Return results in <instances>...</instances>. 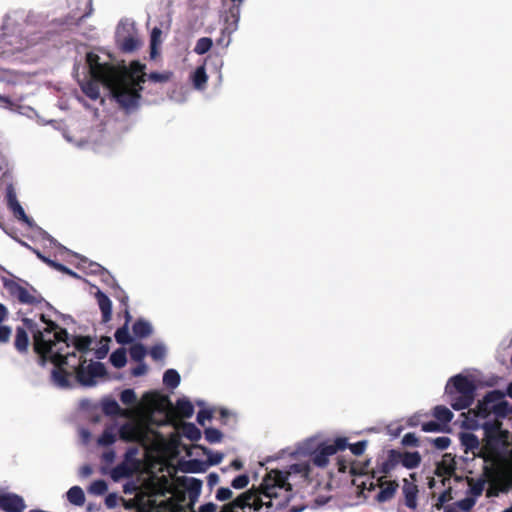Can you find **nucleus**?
<instances>
[{
	"mask_svg": "<svg viewBox=\"0 0 512 512\" xmlns=\"http://www.w3.org/2000/svg\"><path fill=\"white\" fill-rule=\"evenodd\" d=\"M133 335L136 338L144 339L149 337L153 333V328L150 323L145 319L139 318L133 323L132 326Z\"/></svg>",
	"mask_w": 512,
	"mask_h": 512,
	"instance_id": "obj_24",
	"label": "nucleus"
},
{
	"mask_svg": "<svg viewBox=\"0 0 512 512\" xmlns=\"http://www.w3.org/2000/svg\"><path fill=\"white\" fill-rule=\"evenodd\" d=\"M116 43L124 53H133L141 47V40L136 35H122L116 33Z\"/></svg>",
	"mask_w": 512,
	"mask_h": 512,
	"instance_id": "obj_15",
	"label": "nucleus"
},
{
	"mask_svg": "<svg viewBox=\"0 0 512 512\" xmlns=\"http://www.w3.org/2000/svg\"><path fill=\"white\" fill-rule=\"evenodd\" d=\"M163 384L170 389L176 388L181 381L180 374L173 368L168 369L165 374H163Z\"/></svg>",
	"mask_w": 512,
	"mask_h": 512,
	"instance_id": "obj_35",
	"label": "nucleus"
},
{
	"mask_svg": "<svg viewBox=\"0 0 512 512\" xmlns=\"http://www.w3.org/2000/svg\"><path fill=\"white\" fill-rule=\"evenodd\" d=\"M144 400L148 406L156 411L173 410V404H171L169 397L159 392H147L144 395Z\"/></svg>",
	"mask_w": 512,
	"mask_h": 512,
	"instance_id": "obj_14",
	"label": "nucleus"
},
{
	"mask_svg": "<svg viewBox=\"0 0 512 512\" xmlns=\"http://www.w3.org/2000/svg\"><path fill=\"white\" fill-rule=\"evenodd\" d=\"M119 437L125 442L137 441L141 437V429L133 422H126L119 428Z\"/></svg>",
	"mask_w": 512,
	"mask_h": 512,
	"instance_id": "obj_18",
	"label": "nucleus"
},
{
	"mask_svg": "<svg viewBox=\"0 0 512 512\" xmlns=\"http://www.w3.org/2000/svg\"><path fill=\"white\" fill-rule=\"evenodd\" d=\"M401 444L403 446H413V447H417L420 445L419 438H417L413 432L406 433L405 436H403L401 439Z\"/></svg>",
	"mask_w": 512,
	"mask_h": 512,
	"instance_id": "obj_57",
	"label": "nucleus"
},
{
	"mask_svg": "<svg viewBox=\"0 0 512 512\" xmlns=\"http://www.w3.org/2000/svg\"><path fill=\"white\" fill-rule=\"evenodd\" d=\"M281 491H291L287 476L278 470H271L264 476L261 486L243 492L249 494V499L245 501L248 503L246 508L256 512L263 509L264 506L271 508V499L278 498Z\"/></svg>",
	"mask_w": 512,
	"mask_h": 512,
	"instance_id": "obj_3",
	"label": "nucleus"
},
{
	"mask_svg": "<svg viewBox=\"0 0 512 512\" xmlns=\"http://www.w3.org/2000/svg\"><path fill=\"white\" fill-rule=\"evenodd\" d=\"M192 81L195 89H204L208 82L207 72L204 65L198 66L192 75Z\"/></svg>",
	"mask_w": 512,
	"mask_h": 512,
	"instance_id": "obj_30",
	"label": "nucleus"
},
{
	"mask_svg": "<svg viewBox=\"0 0 512 512\" xmlns=\"http://www.w3.org/2000/svg\"><path fill=\"white\" fill-rule=\"evenodd\" d=\"M451 499V490L450 488L443 493L440 494L439 498H437V502L435 503V508L442 509L443 504Z\"/></svg>",
	"mask_w": 512,
	"mask_h": 512,
	"instance_id": "obj_62",
	"label": "nucleus"
},
{
	"mask_svg": "<svg viewBox=\"0 0 512 512\" xmlns=\"http://www.w3.org/2000/svg\"><path fill=\"white\" fill-rule=\"evenodd\" d=\"M212 418L211 410H200L197 413L196 420L199 425L203 426L204 421L210 420Z\"/></svg>",
	"mask_w": 512,
	"mask_h": 512,
	"instance_id": "obj_63",
	"label": "nucleus"
},
{
	"mask_svg": "<svg viewBox=\"0 0 512 512\" xmlns=\"http://www.w3.org/2000/svg\"><path fill=\"white\" fill-rule=\"evenodd\" d=\"M116 440L115 430L113 426H107L104 431H102L100 437L98 438V444L101 446L113 445Z\"/></svg>",
	"mask_w": 512,
	"mask_h": 512,
	"instance_id": "obj_39",
	"label": "nucleus"
},
{
	"mask_svg": "<svg viewBox=\"0 0 512 512\" xmlns=\"http://www.w3.org/2000/svg\"><path fill=\"white\" fill-rule=\"evenodd\" d=\"M14 347L19 354H26L29 351L30 339L25 328L17 327L14 339Z\"/></svg>",
	"mask_w": 512,
	"mask_h": 512,
	"instance_id": "obj_22",
	"label": "nucleus"
},
{
	"mask_svg": "<svg viewBox=\"0 0 512 512\" xmlns=\"http://www.w3.org/2000/svg\"><path fill=\"white\" fill-rule=\"evenodd\" d=\"M432 443L436 449L443 451V450L448 449V447L451 443V440L449 437L442 436V437H437L435 439H432Z\"/></svg>",
	"mask_w": 512,
	"mask_h": 512,
	"instance_id": "obj_58",
	"label": "nucleus"
},
{
	"mask_svg": "<svg viewBox=\"0 0 512 512\" xmlns=\"http://www.w3.org/2000/svg\"><path fill=\"white\" fill-rule=\"evenodd\" d=\"M204 437L210 444L219 443L223 439V434L220 430L214 427H208L204 430Z\"/></svg>",
	"mask_w": 512,
	"mask_h": 512,
	"instance_id": "obj_43",
	"label": "nucleus"
},
{
	"mask_svg": "<svg viewBox=\"0 0 512 512\" xmlns=\"http://www.w3.org/2000/svg\"><path fill=\"white\" fill-rule=\"evenodd\" d=\"M461 445L466 453L471 452L474 457H479V453L482 450V440L480 441L475 434L470 432L462 433Z\"/></svg>",
	"mask_w": 512,
	"mask_h": 512,
	"instance_id": "obj_17",
	"label": "nucleus"
},
{
	"mask_svg": "<svg viewBox=\"0 0 512 512\" xmlns=\"http://www.w3.org/2000/svg\"><path fill=\"white\" fill-rule=\"evenodd\" d=\"M147 350L145 345L136 343L129 348V355L133 361L141 363L143 359L146 357Z\"/></svg>",
	"mask_w": 512,
	"mask_h": 512,
	"instance_id": "obj_40",
	"label": "nucleus"
},
{
	"mask_svg": "<svg viewBox=\"0 0 512 512\" xmlns=\"http://www.w3.org/2000/svg\"><path fill=\"white\" fill-rule=\"evenodd\" d=\"M11 338V328L0 323V343L8 344Z\"/></svg>",
	"mask_w": 512,
	"mask_h": 512,
	"instance_id": "obj_61",
	"label": "nucleus"
},
{
	"mask_svg": "<svg viewBox=\"0 0 512 512\" xmlns=\"http://www.w3.org/2000/svg\"><path fill=\"white\" fill-rule=\"evenodd\" d=\"M51 268H54V269L58 270L59 272L65 273L66 275H71V276L77 275L73 271H71L67 266H65L64 264L59 263V262L51 263Z\"/></svg>",
	"mask_w": 512,
	"mask_h": 512,
	"instance_id": "obj_64",
	"label": "nucleus"
},
{
	"mask_svg": "<svg viewBox=\"0 0 512 512\" xmlns=\"http://www.w3.org/2000/svg\"><path fill=\"white\" fill-rule=\"evenodd\" d=\"M202 450L204 453L208 454V465L214 466L217 464H220L223 460V454L220 452L217 453H210V450L207 448L202 447Z\"/></svg>",
	"mask_w": 512,
	"mask_h": 512,
	"instance_id": "obj_55",
	"label": "nucleus"
},
{
	"mask_svg": "<svg viewBox=\"0 0 512 512\" xmlns=\"http://www.w3.org/2000/svg\"><path fill=\"white\" fill-rule=\"evenodd\" d=\"M114 339L116 343L120 345H127L132 343L133 337L129 334V325H127V323H124V325L116 329L114 333Z\"/></svg>",
	"mask_w": 512,
	"mask_h": 512,
	"instance_id": "obj_33",
	"label": "nucleus"
},
{
	"mask_svg": "<svg viewBox=\"0 0 512 512\" xmlns=\"http://www.w3.org/2000/svg\"><path fill=\"white\" fill-rule=\"evenodd\" d=\"M99 83L102 82L94 79L92 76V80L86 82V84L83 86L84 94H86V96L93 101L97 100L100 96Z\"/></svg>",
	"mask_w": 512,
	"mask_h": 512,
	"instance_id": "obj_34",
	"label": "nucleus"
},
{
	"mask_svg": "<svg viewBox=\"0 0 512 512\" xmlns=\"http://www.w3.org/2000/svg\"><path fill=\"white\" fill-rule=\"evenodd\" d=\"M482 429L480 458L485 463L483 475L498 487L487 493L488 497H494L498 491L506 492L512 487V433L503 428L501 420L487 421Z\"/></svg>",
	"mask_w": 512,
	"mask_h": 512,
	"instance_id": "obj_1",
	"label": "nucleus"
},
{
	"mask_svg": "<svg viewBox=\"0 0 512 512\" xmlns=\"http://www.w3.org/2000/svg\"><path fill=\"white\" fill-rule=\"evenodd\" d=\"M120 401L124 405H133L136 403V395L132 389H125L120 393Z\"/></svg>",
	"mask_w": 512,
	"mask_h": 512,
	"instance_id": "obj_48",
	"label": "nucleus"
},
{
	"mask_svg": "<svg viewBox=\"0 0 512 512\" xmlns=\"http://www.w3.org/2000/svg\"><path fill=\"white\" fill-rule=\"evenodd\" d=\"M90 492L96 495H102L107 492V484L104 480H94L90 486Z\"/></svg>",
	"mask_w": 512,
	"mask_h": 512,
	"instance_id": "obj_50",
	"label": "nucleus"
},
{
	"mask_svg": "<svg viewBox=\"0 0 512 512\" xmlns=\"http://www.w3.org/2000/svg\"><path fill=\"white\" fill-rule=\"evenodd\" d=\"M402 494L403 498H405V505L408 509H416L417 508V495L419 494V488L415 483L408 481V479L402 480Z\"/></svg>",
	"mask_w": 512,
	"mask_h": 512,
	"instance_id": "obj_16",
	"label": "nucleus"
},
{
	"mask_svg": "<svg viewBox=\"0 0 512 512\" xmlns=\"http://www.w3.org/2000/svg\"><path fill=\"white\" fill-rule=\"evenodd\" d=\"M175 411L182 418H190L194 415V406L186 398H180L176 401Z\"/></svg>",
	"mask_w": 512,
	"mask_h": 512,
	"instance_id": "obj_26",
	"label": "nucleus"
},
{
	"mask_svg": "<svg viewBox=\"0 0 512 512\" xmlns=\"http://www.w3.org/2000/svg\"><path fill=\"white\" fill-rule=\"evenodd\" d=\"M66 347L59 346L58 348H54L52 352L49 354L48 359L54 365V369H52L51 378L54 384L60 388L71 387V377L73 376V371H68L69 368L68 359L70 357L76 358L77 354L75 352H67L64 354Z\"/></svg>",
	"mask_w": 512,
	"mask_h": 512,
	"instance_id": "obj_7",
	"label": "nucleus"
},
{
	"mask_svg": "<svg viewBox=\"0 0 512 512\" xmlns=\"http://www.w3.org/2000/svg\"><path fill=\"white\" fill-rule=\"evenodd\" d=\"M149 355L155 361H160L166 356V348L163 345H153L149 350Z\"/></svg>",
	"mask_w": 512,
	"mask_h": 512,
	"instance_id": "obj_51",
	"label": "nucleus"
},
{
	"mask_svg": "<svg viewBox=\"0 0 512 512\" xmlns=\"http://www.w3.org/2000/svg\"><path fill=\"white\" fill-rule=\"evenodd\" d=\"M92 344V339L90 336H73L72 337V345L76 348L77 351L81 353H86L89 350V347Z\"/></svg>",
	"mask_w": 512,
	"mask_h": 512,
	"instance_id": "obj_37",
	"label": "nucleus"
},
{
	"mask_svg": "<svg viewBox=\"0 0 512 512\" xmlns=\"http://www.w3.org/2000/svg\"><path fill=\"white\" fill-rule=\"evenodd\" d=\"M367 444H368L367 440H361L354 444H350V445L347 444V446H348V448H350V451L352 452V454L354 456H360V455H362V453L365 452Z\"/></svg>",
	"mask_w": 512,
	"mask_h": 512,
	"instance_id": "obj_53",
	"label": "nucleus"
},
{
	"mask_svg": "<svg viewBox=\"0 0 512 512\" xmlns=\"http://www.w3.org/2000/svg\"><path fill=\"white\" fill-rule=\"evenodd\" d=\"M8 207H9L10 211H12V214H14V216L18 220L22 221L23 223L31 225V219L29 218V216H27L25 214L23 207L19 203L9 205Z\"/></svg>",
	"mask_w": 512,
	"mask_h": 512,
	"instance_id": "obj_46",
	"label": "nucleus"
},
{
	"mask_svg": "<svg viewBox=\"0 0 512 512\" xmlns=\"http://www.w3.org/2000/svg\"><path fill=\"white\" fill-rule=\"evenodd\" d=\"M67 501L73 505L83 506L85 503V493L80 486H72L66 493Z\"/></svg>",
	"mask_w": 512,
	"mask_h": 512,
	"instance_id": "obj_28",
	"label": "nucleus"
},
{
	"mask_svg": "<svg viewBox=\"0 0 512 512\" xmlns=\"http://www.w3.org/2000/svg\"><path fill=\"white\" fill-rule=\"evenodd\" d=\"M207 469V463L193 459L183 463L182 470L187 473H201Z\"/></svg>",
	"mask_w": 512,
	"mask_h": 512,
	"instance_id": "obj_38",
	"label": "nucleus"
},
{
	"mask_svg": "<svg viewBox=\"0 0 512 512\" xmlns=\"http://www.w3.org/2000/svg\"><path fill=\"white\" fill-rule=\"evenodd\" d=\"M22 323V328H25L26 332L29 330L32 333L33 351L37 353L40 364H45L49 354L60 345L45 330H39L37 323L31 318L24 317Z\"/></svg>",
	"mask_w": 512,
	"mask_h": 512,
	"instance_id": "obj_8",
	"label": "nucleus"
},
{
	"mask_svg": "<svg viewBox=\"0 0 512 512\" xmlns=\"http://www.w3.org/2000/svg\"><path fill=\"white\" fill-rule=\"evenodd\" d=\"M99 309L101 311V322L108 323L112 319V302L102 291L96 293Z\"/></svg>",
	"mask_w": 512,
	"mask_h": 512,
	"instance_id": "obj_20",
	"label": "nucleus"
},
{
	"mask_svg": "<svg viewBox=\"0 0 512 512\" xmlns=\"http://www.w3.org/2000/svg\"><path fill=\"white\" fill-rule=\"evenodd\" d=\"M249 476L247 474L238 475L231 481V487L235 489H243L249 485Z\"/></svg>",
	"mask_w": 512,
	"mask_h": 512,
	"instance_id": "obj_49",
	"label": "nucleus"
},
{
	"mask_svg": "<svg viewBox=\"0 0 512 512\" xmlns=\"http://www.w3.org/2000/svg\"><path fill=\"white\" fill-rule=\"evenodd\" d=\"M242 4L232 3L228 10L224 13V22L231 30H236L239 17L241 16Z\"/></svg>",
	"mask_w": 512,
	"mask_h": 512,
	"instance_id": "obj_23",
	"label": "nucleus"
},
{
	"mask_svg": "<svg viewBox=\"0 0 512 512\" xmlns=\"http://www.w3.org/2000/svg\"><path fill=\"white\" fill-rule=\"evenodd\" d=\"M249 499L248 493H241L234 500L225 503L220 512H237V509H246L247 500Z\"/></svg>",
	"mask_w": 512,
	"mask_h": 512,
	"instance_id": "obj_25",
	"label": "nucleus"
},
{
	"mask_svg": "<svg viewBox=\"0 0 512 512\" xmlns=\"http://www.w3.org/2000/svg\"><path fill=\"white\" fill-rule=\"evenodd\" d=\"M212 47V40L209 37H202L196 41L194 52L198 55L208 53Z\"/></svg>",
	"mask_w": 512,
	"mask_h": 512,
	"instance_id": "obj_42",
	"label": "nucleus"
},
{
	"mask_svg": "<svg viewBox=\"0 0 512 512\" xmlns=\"http://www.w3.org/2000/svg\"><path fill=\"white\" fill-rule=\"evenodd\" d=\"M39 319L46 324L45 332L52 335V339L56 340L58 345L69 347V336L65 328L60 327L55 322L48 319L44 314H40Z\"/></svg>",
	"mask_w": 512,
	"mask_h": 512,
	"instance_id": "obj_11",
	"label": "nucleus"
},
{
	"mask_svg": "<svg viewBox=\"0 0 512 512\" xmlns=\"http://www.w3.org/2000/svg\"><path fill=\"white\" fill-rule=\"evenodd\" d=\"M102 413L106 416H124L125 411L122 410L119 404L114 399H106L101 405Z\"/></svg>",
	"mask_w": 512,
	"mask_h": 512,
	"instance_id": "obj_27",
	"label": "nucleus"
},
{
	"mask_svg": "<svg viewBox=\"0 0 512 512\" xmlns=\"http://www.w3.org/2000/svg\"><path fill=\"white\" fill-rule=\"evenodd\" d=\"M87 374H90L92 381L96 377H103L106 375V368L102 362H91L87 365Z\"/></svg>",
	"mask_w": 512,
	"mask_h": 512,
	"instance_id": "obj_41",
	"label": "nucleus"
},
{
	"mask_svg": "<svg viewBox=\"0 0 512 512\" xmlns=\"http://www.w3.org/2000/svg\"><path fill=\"white\" fill-rule=\"evenodd\" d=\"M476 500L474 497H464L463 499L456 502V507L463 511H469L475 506Z\"/></svg>",
	"mask_w": 512,
	"mask_h": 512,
	"instance_id": "obj_56",
	"label": "nucleus"
},
{
	"mask_svg": "<svg viewBox=\"0 0 512 512\" xmlns=\"http://www.w3.org/2000/svg\"><path fill=\"white\" fill-rule=\"evenodd\" d=\"M378 486L380 492L376 494L375 500L378 503H386L395 497L399 483L396 480H386L385 476H380L378 478Z\"/></svg>",
	"mask_w": 512,
	"mask_h": 512,
	"instance_id": "obj_12",
	"label": "nucleus"
},
{
	"mask_svg": "<svg viewBox=\"0 0 512 512\" xmlns=\"http://www.w3.org/2000/svg\"><path fill=\"white\" fill-rule=\"evenodd\" d=\"M110 362L116 369L124 368L127 363L126 349L120 347L112 352L110 356Z\"/></svg>",
	"mask_w": 512,
	"mask_h": 512,
	"instance_id": "obj_32",
	"label": "nucleus"
},
{
	"mask_svg": "<svg viewBox=\"0 0 512 512\" xmlns=\"http://www.w3.org/2000/svg\"><path fill=\"white\" fill-rule=\"evenodd\" d=\"M442 423L439 421H428L424 422L421 426L423 432H440L443 430Z\"/></svg>",
	"mask_w": 512,
	"mask_h": 512,
	"instance_id": "obj_54",
	"label": "nucleus"
},
{
	"mask_svg": "<svg viewBox=\"0 0 512 512\" xmlns=\"http://www.w3.org/2000/svg\"><path fill=\"white\" fill-rule=\"evenodd\" d=\"M476 384L468 376L456 374L448 380L446 394L451 408L455 411H462L469 408L476 395Z\"/></svg>",
	"mask_w": 512,
	"mask_h": 512,
	"instance_id": "obj_4",
	"label": "nucleus"
},
{
	"mask_svg": "<svg viewBox=\"0 0 512 512\" xmlns=\"http://www.w3.org/2000/svg\"><path fill=\"white\" fill-rule=\"evenodd\" d=\"M98 54L88 52L86 62L90 69L91 77L102 82L103 85L110 88L111 93L119 106L124 110L131 111L139 106L141 99L142 83L146 82V73L142 71L143 66H139L140 75L119 76L112 64H101Z\"/></svg>",
	"mask_w": 512,
	"mask_h": 512,
	"instance_id": "obj_2",
	"label": "nucleus"
},
{
	"mask_svg": "<svg viewBox=\"0 0 512 512\" xmlns=\"http://www.w3.org/2000/svg\"><path fill=\"white\" fill-rule=\"evenodd\" d=\"M26 505L23 497L15 493H0V509L5 512H21ZM29 512H46L40 509H31Z\"/></svg>",
	"mask_w": 512,
	"mask_h": 512,
	"instance_id": "obj_10",
	"label": "nucleus"
},
{
	"mask_svg": "<svg viewBox=\"0 0 512 512\" xmlns=\"http://www.w3.org/2000/svg\"><path fill=\"white\" fill-rule=\"evenodd\" d=\"M232 497V491L228 487L218 488L216 491L215 498L220 502L229 500Z\"/></svg>",
	"mask_w": 512,
	"mask_h": 512,
	"instance_id": "obj_59",
	"label": "nucleus"
},
{
	"mask_svg": "<svg viewBox=\"0 0 512 512\" xmlns=\"http://www.w3.org/2000/svg\"><path fill=\"white\" fill-rule=\"evenodd\" d=\"M5 199L6 205L8 206L19 203L17 200L15 187L12 185V183L8 184V186L5 188Z\"/></svg>",
	"mask_w": 512,
	"mask_h": 512,
	"instance_id": "obj_52",
	"label": "nucleus"
},
{
	"mask_svg": "<svg viewBox=\"0 0 512 512\" xmlns=\"http://www.w3.org/2000/svg\"><path fill=\"white\" fill-rule=\"evenodd\" d=\"M3 287L9 293L10 298L22 305L45 306L51 308V304L45 300L42 294L24 279H3Z\"/></svg>",
	"mask_w": 512,
	"mask_h": 512,
	"instance_id": "obj_6",
	"label": "nucleus"
},
{
	"mask_svg": "<svg viewBox=\"0 0 512 512\" xmlns=\"http://www.w3.org/2000/svg\"><path fill=\"white\" fill-rule=\"evenodd\" d=\"M86 360L79 359V362L76 364L70 365V369L73 371L74 377H76V380L84 386H92L94 384V380H92L91 377H89V374H87V367H85Z\"/></svg>",
	"mask_w": 512,
	"mask_h": 512,
	"instance_id": "obj_19",
	"label": "nucleus"
},
{
	"mask_svg": "<svg viewBox=\"0 0 512 512\" xmlns=\"http://www.w3.org/2000/svg\"><path fill=\"white\" fill-rule=\"evenodd\" d=\"M501 390H492L485 393L483 399L478 400L476 407L468 410V414L476 418L486 419L491 415L495 420L504 419L511 415V405Z\"/></svg>",
	"mask_w": 512,
	"mask_h": 512,
	"instance_id": "obj_5",
	"label": "nucleus"
},
{
	"mask_svg": "<svg viewBox=\"0 0 512 512\" xmlns=\"http://www.w3.org/2000/svg\"><path fill=\"white\" fill-rule=\"evenodd\" d=\"M169 77H170L169 73H159V72H152L148 76L149 80L153 81L154 83H166L169 80Z\"/></svg>",
	"mask_w": 512,
	"mask_h": 512,
	"instance_id": "obj_60",
	"label": "nucleus"
},
{
	"mask_svg": "<svg viewBox=\"0 0 512 512\" xmlns=\"http://www.w3.org/2000/svg\"><path fill=\"white\" fill-rule=\"evenodd\" d=\"M116 298H118L121 304L125 306L124 311H122V315H124L125 318L124 323H127V325H129V323L132 321V316L130 315V312L128 310V296L124 291L121 290L119 296H117Z\"/></svg>",
	"mask_w": 512,
	"mask_h": 512,
	"instance_id": "obj_47",
	"label": "nucleus"
},
{
	"mask_svg": "<svg viewBox=\"0 0 512 512\" xmlns=\"http://www.w3.org/2000/svg\"><path fill=\"white\" fill-rule=\"evenodd\" d=\"M400 464L407 469H416L421 464V454L419 451H400L399 450Z\"/></svg>",
	"mask_w": 512,
	"mask_h": 512,
	"instance_id": "obj_21",
	"label": "nucleus"
},
{
	"mask_svg": "<svg viewBox=\"0 0 512 512\" xmlns=\"http://www.w3.org/2000/svg\"><path fill=\"white\" fill-rule=\"evenodd\" d=\"M399 464V450H388L386 460L376 465V468L372 472V478L374 479L377 474L384 476L389 475L390 472L393 471Z\"/></svg>",
	"mask_w": 512,
	"mask_h": 512,
	"instance_id": "obj_13",
	"label": "nucleus"
},
{
	"mask_svg": "<svg viewBox=\"0 0 512 512\" xmlns=\"http://www.w3.org/2000/svg\"><path fill=\"white\" fill-rule=\"evenodd\" d=\"M132 475V469L128 467L125 462L118 464L112 469L113 481H120L121 479L128 478Z\"/></svg>",
	"mask_w": 512,
	"mask_h": 512,
	"instance_id": "obj_36",
	"label": "nucleus"
},
{
	"mask_svg": "<svg viewBox=\"0 0 512 512\" xmlns=\"http://www.w3.org/2000/svg\"><path fill=\"white\" fill-rule=\"evenodd\" d=\"M181 432L183 436L194 442L202 437L201 430L192 422H183Z\"/></svg>",
	"mask_w": 512,
	"mask_h": 512,
	"instance_id": "obj_29",
	"label": "nucleus"
},
{
	"mask_svg": "<svg viewBox=\"0 0 512 512\" xmlns=\"http://www.w3.org/2000/svg\"><path fill=\"white\" fill-rule=\"evenodd\" d=\"M347 447L346 438H336L332 443H322L318 445L311 454V461L319 468H325L328 464V458Z\"/></svg>",
	"mask_w": 512,
	"mask_h": 512,
	"instance_id": "obj_9",
	"label": "nucleus"
},
{
	"mask_svg": "<svg viewBox=\"0 0 512 512\" xmlns=\"http://www.w3.org/2000/svg\"><path fill=\"white\" fill-rule=\"evenodd\" d=\"M111 342L110 337H102L100 339V346L94 350V356H96L97 359H103L107 356V353L109 351V343Z\"/></svg>",
	"mask_w": 512,
	"mask_h": 512,
	"instance_id": "obj_44",
	"label": "nucleus"
},
{
	"mask_svg": "<svg viewBox=\"0 0 512 512\" xmlns=\"http://www.w3.org/2000/svg\"><path fill=\"white\" fill-rule=\"evenodd\" d=\"M484 480H474L469 479V492L472 495V497L477 498L482 495V492L484 490Z\"/></svg>",
	"mask_w": 512,
	"mask_h": 512,
	"instance_id": "obj_45",
	"label": "nucleus"
},
{
	"mask_svg": "<svg viewBox=\"0 0 512 512\" xmlns=\"http://www.w3.org/2000/svg\"><path fill=\"white\" fill-rule=\"evenodd\" d=\"M433 416L436 418L437 422H441L443 425H447L454 417V414L447 407L443 405H437L433 410Z\"/></svg>",
	"mask_w": 512,
	"mask_h": 512,
	"instance_id": "obj_31",
	"label": "nucleus"
}]
</instances>
